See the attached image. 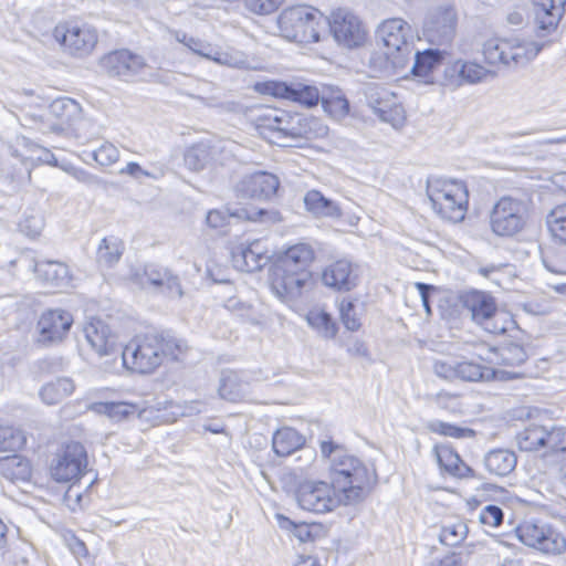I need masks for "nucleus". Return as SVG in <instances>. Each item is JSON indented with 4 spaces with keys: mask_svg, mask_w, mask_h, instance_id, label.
<instances>
[{
    "mask_svg": "<svg viewBox=\"0 0 566 566\" xmlns=\"http://www.w3.org/2000/svg\"><path fill=\"white\" fill-rule=\"evenodd\" d=\"M268 87L273 96L286 98L306 107H313L319 101V92L313 85L300 82H270Z\"/></svg>",
    "mask_w": 566,
    "mask_h": 566,
    "instance_id": "5701e85b",
    "label": "nucleus"
},
{
    "mask_svg": "<svg viewBox=\"0 0 566 566\" xmlns=\"http://www.w3.org/2000/svg\"><path fill=\"white\" fill-rule=\"evenodd\" d=\"M187 349L182 339L158 334L136 336L118 355V367L139 374L154 371L163 361L164 356L179 359Z\"/></svg>",
    "mask_w": 566,
    "mask_h": 566,
    "instance_id": "f03ea898",
    "label": "nucleus"
},
{
    "mask_svg": "<svg viewBox=\"0 0 566 566\" xmlns=\"http://www.w3.org/2000/svg\"><path fill=\"white\" fill-rule=\"evenodd\" d=\"M533 3L538 35L555 30L564 14L566 0H533Z\"/></svg>",
    "mask_w": 566,
    "mask_h": 566,
    "instance_id": "bb28decb",
    "label": "nucleus"
},
{
    "mask_svg": "<svg viewBox=\"0 0 566 566\" xmlns=\"http://www.w3.org/2000/svg\"><path fill=\"white\" fill-rule=\"evenodd\" d=\"M468 535V526L462 521L446 523L439 533V539L443 545L457 546L461 544Z\"/></svg>",
    "mask_w": 566,
    "mask_h": 566,
    "instance_id": "8fccbe9b",
    "label": "nucleus"
},
{
    "mask_svg": "<svg viewBox=\"0 0 566 566\" xmlns=\"http://www.w3.org/2000/svg\"><path fill=\"white\" fill-rule=\"evenodd\" d=\"M91 157L103 167L111 166L118 161L119 150L109 142H104L97 149L93 150Z\"/></svg>",
    "mask_w": 566,
    "mask_h": 566,
    "instance_id": "603ef678",
    "label": "nucleus"
},
{
    "mask_svg": "<svg viewBox=\"0 0 566 566\" xmlns=\"http://www.w3.org/2000/svg\"><path fill=\"white\" fill-rule=\"evenodd\" d=\"M335 491L332 486L323 481H305L300 483L295 497L305 511L313 513H325L337 506L340 500L335 497Z\"/></svg>",
    "mask_w": 566,
    "mask_h": 566,
    "instance_id": "4468645a",
    "label": "nucleus"
},
{
    "mask_svg": "<svg viewBox=\"0 0 566 566\" xmlns=\"http://www.w3.org/2000/svg\"><path fill=\"white\" fill-rule=\"evenodd\" d=\"M430 429L433 432L440 433L442 436L447 437H453V438H461L464 436V432L467 429L442 422V421H436L430 424Z\"/></svg>",
    "mask_w": 566,
    "mask_h": 566,
    "instance_id": "338daca9",
    "label": "nucleus"
},
{
    "mask_svg": "<svg viewBox=\"0 0 566 566\" xmlns=\"http://www.w3.org/2000/svg\"><path fill=\"white\" fill-rule=\"evenodd\" d=\"M428 197L433 210L451 222L464 219L469 193L465 185L458 180H433L428 185Z\"/></svg>",
    "mask_w": 566,
    "mask_h": 566,
    "instance_id": "20e7f679",
    "label": "nucleus"
},
{
    "mask_svg": "<svg viewBox=\"0 0 566 566\" xmlns=\"http://www.w3.org/2000/svg\"><path fill=\"white\" fill-rule=\"evenodd\" d=\"M259 127L266 128L280 137L310 138L312 132L314 136L322 137L327 134V127L322 125L315 118H302L300 116L290 117L286 114L277 115L275 112L264 115L260 118Z\"/></svg>",
    "mask_w": 566,
    "mask_h": 566,
    "instance_id": "1a4fd4ad",
    "label": "nucleus"
},
{
    "mask_svg": "<svg viewBox=\"0 0 566 566\" xmlns=\"http://www.w3.org/2000/svg\"><path fill=\"white\" fill-rule=\"evenodd\" d=\"M168 35L169 40L182 44L191 53L217 64L238 69L245 67L248 64L247 57L241 51L233 49L222 51L217 45L178 29H169Z\"/></svg>",
    "mask_w": 566,
    "mask_h": 566,
    "instance_id": "0eeeda50",
    "label": "nucleus"
},
{
    "mask_svg": "<svg viewBox=\"0 0 566 566\" xmlns=\"http://www.w3.org/2000/svg\"><path fill=\"white\" fill-rule=\"evenodd\" d=\"M283 0H244L248 10L256 14H270L279 9Z\"/></svg>",
    "mask_w": 566,
    "mask_h": 566,
    "instance_id": "680f3d73",
    "label": "nucleus"
},
{
    "mask_svg": "<svg viewBox=\"0 0 566 566\" xmlns=\"http://www.w3.org/2000/svg\"><path fill=\"white\" fill-rule=\"evenodd\" d=\"M87 467L86 450L80 442H70L53 459L50 473L56 482L78 480Z\"/></svg>",
    "mask_w": 566,
    "mask_h": 566,
    "instance_id": "ddd939ff",
    "label": "nucleus"
},
{
    "mask_svg": "<svg viewBox=\"0 0 566 566\" xmlns=\"http://www.w3.org/2000/svg\"><path fill=\"white\" fill-rule=\"evenodd\" d=\"M458 379L465 381L489 380L495 377V370L473 360H458Z\"/></svg>",
    "mask_w": 566,
    "mask_h": 566,
    "instance_id": "a18cd8bd",
    "label": "nucleus"
},
{
    "mask_svg": "<svg viewBox=\"0 0 566 566\" xmlns=\"http://www.w3.org/2000/svg\"><path fill=\"white\" fill-rule=\"evenodd\" d=\"M212 156L208 143L200 142L189 147L185 153V164L193 171H199L210 161Z\"/></svg>",
    "mask_w": 566,
    "mask_h": 566,
    "instance_id": "de8ad7c7",
    "label": "nucleus"
},
{
    "mask_svg": "<svg viewBox=\"0 0 566 566\" xmlns=\"http://www.w3.org/2000/svg\"><path fill=\"white\" fill-rule=\"evenodd\" d=\"M53 36L66 52L78 57L91 54L98 41L96 29L81 22L57 24L53 30Z\"/></svg>",
    "mask_w": 566,
    "mask_h": 566,
    "instance_id": "9d476101",
    "label": "nucleus"
},
{
    "mask_svg": "<svg viewBox=\"0 0 566 566\" xmlns=\"http://www.w3.org/2000/svg\"><path fill=\"white\" fill-rule=\"evenodd\" d=\"M102 65L108 75L128 81L139 74L146 64L140 55L128 50H118L105 55L102 59Z\"/></svg>",
    "mask_w": 566,
    "mask_h": 566,
    "instance_id": "4be33fe9",
    "label": "nucleus"
},
{
    "mask_svg": "<svg viewBox=\"0 0 566 566\" xmlns=\"http://www.w3.org/2000/svg\"><path fill=\"white\" fill-rule=\"evenodd\" d=\"M457 24V13L452 6H438L432 9L424 22V31L431 39L450 42Z\"/></svg>",
    "mask_w": 566,
    "mask_h": 566,
    "instance_id": "aec40b11",
    "label": "nucleus"
},
{
    "mask_svg": "<svg viewBox=\"0 0 566 566\" xmlns=\"http://www.w3.org/2000/svg\"><path fill=\"white\" fill-rule=\"evenodd\" d=\"M279 178L266 171H255L244 175L235 185L234 191L238 198L269 200L277 191Z\"/></svg>",
    "mask_w": 566,
    "mask_h": 566,
    "instance_id": "a211bd4d",
    "label": "nucleus"
},
{
    "mask_svg": "<svg viewBox=\"0 0 566 566\" xmlns=\"http://www.w3.org/2000/svg\"><path fill=\"white\" fill-rule=\"evenodd\" d=\"M218 391H219V396L222 399H226L229 401H237L241 398V392L238 388V385H237L234 378H231V377H224L221 379Z\"/></svg>",
    "mask_w": 566,
    "mask_h": 566,
    "instance_id": "0e129e2a",
    "label": "nucleus"
},
{
    "mask_svg": "<svg viewBox=\"0 0 566 566\" xmlns=\"http://www.w3.org/2000/svg\"><path fill=\"white\" fill-rule=\"evenodd\" d=\"M314 260V250L307 243H296L285 249L277 258L274 266L285 270L308 271L307 268Z\"/></svg>",
    "mask_w": 566,
    "mask_h": 566,
    "instance_id": "c85d7f7f",
    "label": "nucleus"
},
{
    "mask_svg": "<svg viewBox=\"0 0 566 566\" xmlns=\"http://www.w3.org/2000/svg\"><path fill=\"white\" fill-rule=\"evenodd\" d=\"M458 360L453 358L437 359L433 363L434 374L446 380L458 379Z\"/></svg>",
    "mask_w": 566,
    "mask_h": 566,
    "instance_id": "bf43d9fd",
    "label": "nucleus"
},
{
    "mask_svg": "<svg viewBox=\"0 0 566 566\" xmlns=\"http://www.w3.org/2000/svg\"><path fill=\"white\" fill-rule=\"evenodd\" d=\"M310 271L285 270L272 266L270 272V286L274 295L282 302L297 300L311 281Z\"/></svg>",
    "mask_w": 566,
    "mask_h": 566,
    "instance_id": "f3484780",
    "label": "nucleus"
},
{
    "mask_svg": "<svg viewBox=\"0 0 566 566\" xmlns=\"http://www.w3.org/2000/svg\"><path fill=\"white\" fill-rule=\"evenodd\" d=\"M283 36L297 43H315L327 27V18L313 7L295 6L284 9L277 19Z\"/></svg>",
    "mask_w": 566,
    "mask_h": 566,
    "instance_id": "7ed1b4c3",
    "label": "nucleus"
},
{
    "mask_svg": "<svg viewBox=\"0 0 566 566\" xmlns=\"http://www.w3.org/2000/svg\"><path fill=\"white\" fill-rule=\"evenodd\" d=\"M25 442L27 438L22 430L10 426H0V452L18 451Z\"/></svg>",
    "mask_w": 566,
    "mask_h": 566,
    "instance_id": "09e8293b",
    "label": "nucleus"
},
{
    "mask_svg": "<svg viewBox=\"0 0 566 566\" xmlns=\"http://www.w3.org/2000/svg\"><path fill=\"white\" fill-rule=\"evenodd\" d=\"M49 115L57 118L61 124H71L81 116V105L73 98L62 96L48 105Z\"/></svg>",
    "mask_w": 566,
    "mask_h": 566,
    "instance_id": "58836bf2",
    "label": "nucleus"
},
{
    "mask_svg": "<svg viewBox=\"0 0 566 566\" xmlns=\"http://www.w3.org/2000/svg\"><path fill=\"white\" fill-rule=\"evenodd\" d=\"M364 95L367 105L375 113L378 109L379 105L382 102H386V98H390V91L379 84L369 83L364 88Z\"/></svg>",
    "mask_w": 566,
    "mask_h": 566,
    "instance_id": "5fc2aeb1",
    "label": "nucleus"
},
{
    "mask_svg": "<svg viewBox=\"0 0 566 566\" xmlns=\"http://www.w3.org/2000/svg\"><path fill=\"white\" fill-rule=\"evenodd\" d=\"M323 283L336 291H350L357 285V275L350 261L342 259L327 265L322 274Z\"/></svg>",
    "mask_w": 566,
    "mask_h": 566,
    "instance_id": "393cba45",
    "label": "nucleus"
},
{
    "mask_svg": "<svg viewBox=\"0 0 566 566\" xmlns=\"http://www.w3.org/2000/svg\"><path fill=\"white\" fill-rule=\"evenodd\" d=\"M66 171L77 181L85 184L87 186H101L103 180L87 170L78 167H70L66 168Z\"/></svg>",
    "mask_w": 566,
    "mask_h": 566,
    "instance_id": "69168bd1",
    "label": "nucleus"
},
{
    "mask_svg": "<svg viewBox=\"0 0 566 566\" xmlns=\"http://www.w3.org/2000/svg\"><path fill=\"white\" fill-rule=\"evenodd\" d=\"M321 453L329 460L332 486L343 494L345 504L361 501L376 484V470L333 441H322Z\"/></svg>",
    "mask_w": 566,
    "mask_h": 566,
    "instance_id": "f257e3e1",
    "label": "nucleus"
},
{
    "mask_svg": "<svg viewBox=\"0 0 566 566\" xmlns=\"http://www.w3.org/2000/svg\"><path fill=\"white\" fill-rule=\"evenodd\" d=\"M515 532L523 544L541 552L560 554L566 549L565 537L545 523L525 521Z\"/></svg>",
    "mask_w": 566,
    "mask_h": 566,
    "instance_id": "f8f14e48",
    "label": "nucleus"
},
{
    "mask_svg": "<svg viewBox=\"0 0 566 566\" xmlns=\"http://www.w3.org/2000/svg\"><path fill=\"white\" fill-rule=\"evenodd\" d=\"M525 348L516 343H503L499 347L489 348L485 357L480 358L489 364H497L509 367H516L524 364L527 359Z\"/></svg>",
    "mask_w": 566,
    "mask_h": 566,
    "instance_id": "7c9ffc66",
    "label": "nucleus"
},
{
    "mask_svg": "<svg viewBox=\"0 0 566 566\" xmlns=\"http://www.w3.org/2000/svg\"><path fill=\"white\" fill-rule=\"evenodd\" d=\"M376 38L386 49L385 55L395 70H402L412 57L411 27L400 18L385 20Z\"/></svg>",
    "mask_w": 566,
    "mask_h": 566,
    "instance_id": "39448f33",
    "label": "nucleus"
},
{
    "mask_svg": "<svg viewBox=\"0 0 566 566\" xmlns=\"http://www.w3.org/2000/svg\"><path fill=\"white\" fill-rule=\"evenodd\" d=\"M327 25L335 41L345 48L353 49L365 41V30L359 18L347 9H337L327 18Z\"/></svg>",
    "mask_w": 566,
    "mask_h": 566,
    "instance_id": "2eb2a0df",
    "label": "nucleus"
},
{
    "mask_svg": "<svg viewBox=\"0 0 566 566\" xmlns=\"http://www.w3.org/2000/svg\"><path fill=\"white\" fill-rule=\"evenodd\" d=\"M546 224L554 240L566 245V203L556 206L549 211Z\"/></svg>",
    "mask_w": 566,
    "mask_h": 566,
    "instance_id": "49530a36",
    "label": "nucleus"
},
{
    "mask_svg": "<svg viewBox=\"0 0 566 566\" xmlns=\"http://www.w3.org/2000/svg\"><path fill=\"white\" fill-rule=\"evenodd\" d=\"M306 321L308 325L324 338L331 339L337 334L335 322L332 316L323 310H311L306 315Z\"/></svg>",
    "mask_w": 566,
    "mask_h": 566,
    "instance_id": "37998d69",
    "label": "nucleus"
},
{
    "mask_svg": "<svg viewBox=\"0 0 566 566\" xmlns=\"http://www.w3.org/2000/svg\"><path fill=\"white\" fill-rule=\"evenodd\" d=\"M124 251L123 242L115 238H104L97 249V261L99 264L111 268L122 258Z\"/></svg>",
    "mask_w": 566,
    "mask_h": 566,
    "instance_id": "c03bdc74",
    "label": "nucleus"
},
{
    "mask_svg": "<svg viewBox=\"0 0 566 566\" xmlns=\"http://www.w3.org/2000/svg\"><path fill=\"white\" fill-rule=\"evenodd\" d=\"M224 308L233 313L245 322L256 323L254 310L251 304L241 301L240 298L232 296L229 297L224 304Z\"/></svg>",
    "mask_w": 566,
    "mask_h": 566,
    "instance_id": "3c124183",
    "label": "nucleus"
},
{
    "mask_svg": "<svg viewBox=\"0 0 566 566\" xmlns=\"http://www.w3.org/2000/svg\"><path fill=\"white\" fill-rule=\"evenodd\" d=\"M322 103L324 111L337 120L345 118L349 113V103L344 96L323 98Z\"/></svg>",
    "mask_w": 566,
    "mask_h": 566,
    "instance_id": "4d7b16f0",
    "label": "nucleus"
},
{
    "mask_svg": "<svg viewBox=\"0 0 566 566\" xmlns=\"http://www.w3.org/2000/svg\"><path fill=\"white\" fill-rule=\"evenodd\" d=\"M379 119L384 123L390 124L394 128H399L403 125L406 119L405 109L399 103L388 111L382 109V114L380 115Z\"/></svg>",
    "mask_w": 566,
    "mask_h": 566,
    "instance_id": "e2e57ef3",
    "label": "nucleus"
},
{
    "mask_svg": "<svg viewBox=\"0 0 566 566\" xmlns=\"http://www.w3.org/2000/svg\"><path fill=\"white\" fill-rule=\"evenodd\" d=\"M459 303L471 319L491 334H502L512 323L506 314L497 311L494 297L482 291L472 290L459 296Z\"/></svg>",
    "mask_w": 566,
    "mask_h": 566,
    "instance_id": "423d86ee",
    "label": "nucleus"
},
{
    "mask_svg": "<svg viewBox=\"0 0 566 566\" xmlns=\"http://www.w3.org/2000/svg\"><path fill=\"white\" fill-rule=\"evenodd\" d=\"M516 441L523 451H535L544 448L545 426L531 423L517 433Z\"/></svg>",
    "mask_w": 566,
    "mask_h": 566,
    "instance_id": "79ce46f5",
    "label": "nucleus"
},
{
    "mask_svg": "<svg viewBox=\"0 0 566 566\" xmlns=\"http://www.w3.org/2000/svg\"><path fill=\"white\" fill-rule=\"evenodd\" d=\"M43 226V218L39 213L25 214L19 222L20 231L30 238L38 237L41 233Z\"/></svg>",
    "mask_w": 566,
    "mask_h": 566,
    "instance_id": "13d9d810",
    "label": "nucleus"
},
{
    "mask_svg": "<svg viewBox=\"0 0 566 566\" xmlns=\"http://www.w3.org/2000/svg\"><path fill=\"white\" fill-rule=\"evenodd\" d=\"M541 50L542 45L533 41L509 39L494 46L488 45L485 55L491 63L500 62L515 67L526 65L537 56Z\"/></svg>",
    "mask_w": 566,
    "mask_h": 566,
    "instance_id": "9b49d317",
    "label": "nucleus"
},
{
    "mask_svg": "<svg viewBox=\"0 0 566 566\" xmlns=\"http://www.w3.org/2000/svg\"><path fill=\"white\" fill-rule=\"evenodd\" d=\"M517 459L513 451L496 449L488 452L484 457L485 469L494 475L505 476L516 467Z\"/></svg>",
    "mask_w": 566,
    "mask_h": 566,
    "instance_id": "72a5a7b5",
    "label": "nucleus"
},
{
    "mask_svg": "<svg viewBox=\"0 0 566 566\" xmlns=\"http://www.w3.org/2000/svg\"><path fill=\"white\" fill-rule=\"evenodd\" d=\"M231 260L238 271L251 273L265 266L270 255L264 242L255 240L248 245L240 244L233 248Z\"/></svg>",
    "mask_w": 566,
    "mask_h": 566,
    "instance_id": "412c9836",
    "label": "nucleus"
},
{
    "mask_svg": "<svg viewBox=\"0 0 566 566\" xmlns=\"http://www.w3.org/2000/svg\"><path fill=\"white\" fill-rule=\"evenodd\" d=\"M73 324L71 313L63 310H48L38 321V342L51 345L61 342Z\"/></svg>",
    "mask_w": 566,
    "mask_h": 566,
    "instance_id": "6ab92c4d",
    "label": "nucleus"
},
{
    "mask_svg": "<svg viewBox=\"0 0 566 566\" xmlns=\"http://www.w3.org/2000/svg\"><path fill=\"white\" fill-rule=\"evenodd\" d=\"M146 282L155 287L167 290L170 295L182 296V290L178 276L168 269L148 266L145 270Z\"/></svg>",
    "mask_w": 566,
    "mask_h": 566,
    "instance_id": "f704fd0d",
    "label": "nucleus"
},
{
    "mask_svg": "<svg viewBox=\"0 0 566 566\" xmlns=\"http://www.w3.org/2000/svg\"><path fill=\"white\" fill-rule=\"evenodd\" d=\"M84 335L91 347L101 356L109 357L107 363L112 366L107 370L115 371L118 369V355L122 345L118 343L117 336L112 333L108 325L101 319H92L84 326Z\"/></svg>",
    "mask_w": 566,
    "mask_h": 566,
    "instance_id": "dca6fc26",
    "label": "nucleus"
},
{
    "mask_svg": "<svg viewBox=\"0 0 566 566\" xmlns=\"http://www.w3.org/2000/svg\"><path fill=\"white\" fill-rule=\"evenodd\" d=\"M74 391L73 380L66 377L56 378L42 386L40 397L46 405H56Z\"/></svg>",
    "mask_w": 566,
    "mask_h": 566,
    "instance_id": "4c0bfd02",
    "label": "nucleus"
},
{
    "mask_svg": "<svg viewBox=\"0 0 566 566\" xmlns=\"http://www.w3.org/2000/svg\"><path fill=\"white\" fill-rule=\"evenodd\" d=\"M478 520L484 527L496 528L503 523L504 512L500 506L489 504L479 512Z\"/></svg>",
    "mask_w": 566,
    "mask_h": 566,
    "instance_id": "6e6d98bb",
    "label": "nucleus"
},
{
    "mask_svg": "<svg viewBox=\"0 0 566 566\" xmlns=\"http://www.w3.org/2000/svg\"><path fill=\"white\" fill-rule=\"evenodd\" d=\"M544 448L549 450L566 449V430L560 426H545Z\"/></svg>",
    "mask_w": 566,
    "mask_h": 566,
    "instance_id": "864d4df0",
    "label": "nucleus"
},
{
    "mask_svg": "<svg viewBox=\"0 0 566 566\" xmlns=\"http://www.w3.org/2000/svg\"><path fill=\"white\" fill-rule=\"evenodd\" d=\"M490 74L484 66L462 60L455 61L446 70V75L455 85L475 84L485 80Z\"/></svg>",
    "mask_w": 566,
    "mask_h": 566,
    "instance_id": "c756f323",
    "label": "nucleus"
},
{
    "mask_svg": "<svg viewBox=\"0 0 566 566\" xmlns=\"http://www.w3.org/2000/svg\"><path fill=\"white\" fill-rule=\"evenodd\" d=\"M339 314L344 326L349 331H357L360 327L359 319L355 314V304L349 300H343L339 304Z\"/></svg>",
    "mask_w": 566,
    "mask_h": 566,
    "instance_id": "052dcab7",
    "label": "nucleus"
},
{
    "mask_svg": "<svg viewBox=\"0 0 566 566\" xmlns=\"http://www.w3.org/2000/svg\"><path fill=\"white\" fill-rule=\"evenodd\" d=\"M30 268H32L38 279L52 287L65 289L71 285L72 276L65 263L52 260H32Z\"/></svg>",
    "mask_w": 566,
    "mask_h": 566,
    "instance_id": "a878e982",
    "label": "nucleus"
},
{
    "mask_svg": "<svg viewBox=\"0 0 566 566\" xmlns=\"http://www.w3.org/2000/svg\"><path fill=\"white\" fill-rule=\"evenodd\" d=\"M305 437L291 427L277 429L272 437V448L276 455L287 457L301 450L305 444Z\"/></svg>",
    "mask_w": 566,
    "mask_h": 566,
    "instance_id": "473e14b6",
    "label": "nucleus"
},
{
    "mask_svg": "<svg viewBox=\"0 0 566 566\" xmlns=\"http://www.w3.org/2000/svg\"><path fill=\"white\" fill-rule=\"evenodd\" d=\"M28 101L19 105V112L15 114L18 122L27 128L45 132L51 127L46 123L49 108L46 102L33 94L27 96Z\"/></svg>",
    "mask_w": 566,
    "mask_h": 566,
    "instance_id": "b1692460",
    "label": "nucleus"
},
{
    "mask_svg": "<svg viewBox=\"0 0 566 566\" xmlns=\"http://www.w3.org/2000/svg\"><path fill=\"white\" fill-rule=\"evenodd\" d=\"M230 217H237L240 219L249 220V221H270L275 222L279 221V212L277 211H269L265 209L258 210H249V209H237L231 214L222 212L220 210H210L206 216V222L210 228L219 229L227 224L228 219Z\"/></svg>",
    "mask_w": 566,
    "mask_h": 566,
    "instance_id": "cd10ccee",
    "label": "nucleus"
},
{
    "mask_svg": "<svg viewBox=\"0 0 566 566\" xmlns=\"http://www.w3.org/2000/svg\"><path fill=\"white\" fill-rule=\"evenodd\" d=\"M88 409L105 415L114 421H122L137 412V406L125 401H99L88 405Z\"/></svg>",
    "mask_w": 566,
    "mask_h": 566,
    "instance_id": "e433bc0d",
    "label": "nucleus"
},
{
    "mask_svg": "<svg viewBox=\"0 0 566 566\" xmlns=\"http://www.w3.org/2000/svg\"><path fill=\"white\" fill-rule=\"evenodd\" d=\"M527 216V201L511 196L502 197L491 212V229L499 237H513L523 230Z\"/></svg>",
    "mask_w": 566,
    "mask_h": 566,
    "instance_id": "6e6552de",
    "label": "nucleus"
},
{
    "mask_svg": "<svg viewBox=\"0 0 566 566\" xmlns=\"http://www.w3.org/2000/svg\"><path fill=\"white\" fill-rule=\"evenodd\" d=\"M441 54L438 50L417 51L413 55L411 72L413 76L423 82H429L433 67L440 62Z\"/></svg>",
    "mask_w": 566,
    "mask_h": 566,
    "instance_id": "a19ab883",
    "label": "nucleus"
},
{
    "mask_svg": "<svg viewBox=\"0 0 566 566\" xmlns=\"http://www.w3.org/2000/svg\"><path fill=\"white\" fill-rule=\"evenodd\" d=\"M306 209L315 216L321 217H339L340 210L337 205L324 197L317 190L308 191L304 197Z\"/></svg>",
    "mask_w": 566,
    "mask_h": 566,
    "instance_id": "ea45409f",
    "label": "nucleus"
},
{
    "mask_svg": "<svg viewBox=\"0 0 566 566\" xmlns=\"http://www.w3.org/2000/svg\"><path fill=\"white\" fill-rule=\"evenodd\" d=\"M428 566H463V557L453 553L441 559L432 560Z\"/></svg>",
    "mask_w": 566,
    "mask_h": 566,
    "instance_id": "774afa93",
    "label": "nucleus"
},
{
    "mask_svg": "<svg viewBox=\"0 0 566 566\" xmlns=\"http://www.w3.org/2000/svg\"><path fill=\"white\" fill-rule=\"evenodd\" d=\"M434 452L440 469L450 475L460 479L475 476L473 469L465 464L451 447L446 444L437 446Z\"/></svg>",
    "mask_w": 566,
    "mask_h": 566,
    "instance_id": "2f4dec72",
    "label": "nucleus"
},
{
    "mask_svg": "<svg viewBox=\"0 0 566 566\" xmlns=\"http://www.w3.org/2000/svg\"><path fill=\"white\" fill-rule=\"evenodd\" d=\"M0 474L12 482L27 481L31 475L30 462L18 454L0 458Z\"/></svg>",
    "mask_w": 566,
    "mask_h": 566,
    "instance_id": "c9c22d12",
    "label": "nucleus"
}]
</instances>
